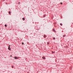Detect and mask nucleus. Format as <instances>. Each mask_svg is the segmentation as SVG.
I'll return each instance as SVG.
<instances>
[{"instance_id":"obj_1","label":"nucleus","mask_w":73,"mask_h":73,"mask_svg":"<svg viewBox=\"0 0 73 73\" xmlns=\"http://www.w3.org/2000/svg\"><path fill=\"white\" fill-rule=\"evenodd\" d=\"M8 49H9V50H11V48H10V46H9Z\"/></svg>"},{"instance_id":"obj_2","label":"nucleus","mask_w":73,"mask_h":73,"mask_svg":"<svg viewBox=\"0 0 73 73\" xmlns=\"http://www.w3.org/2000/svg\"><path fill=\"white\" fill-rule=\"evenodd\" d=\"M44 38H46V35H44Z\"/></svg>"},{"instance_id":"obj_3","label":"nucleus","mask_w":73,"mask_h":73,"mask_svg":"<svg viewBox=\"0 0 73 73\" xmlns=\"http://www.w3.org/2000/svg\"><path fill=\"white\" fill-rule=\"evenodd\" d=\"M42 58L43 59H45V58L43 56L42 57Z\"/></svg>"},{"instance_id":"obj_4","label":"nucleus","mask_w":73,"mask_h":73,"mask_svg":"<svg viewBox=\"0 0 73 73\" xmlns=\"http://www.w3.org/2000/svg\"><path fill=\"white\" fill-rule=\"evenodd\" d=\"M15 59V60H16L17 59V58H17V57H15L14 58Z\"/></svg>"},{"instance_id":"obj_5","label":"nucleus","mask_w":73,"mask_h":73,"mask_svg":"<svg viewBox=\"0 0 73 73\" xmlns=\"http://www.w3.org/2000/svg\"><path fill=\"white\" fill-rule=\"evenodd\" d=\"M22 19L23 20V21H24V20H25V18H23Z\"/></svg>"},{"instance_id":"obj_6","label":"nucleus","mask_w":73,"mask_h":73,"mask_svg":"<svg viewBox=\"0 0 73 73\" xmlns=\"http://www.w3.org/2000/svg\"><path fill=\"white\" fill-rule=\"evenodd\" d=\"M9 15H11V12H9Z\"/></svg>"},{"instance_id":"obj_7","label":"nucleus","mask_w":73,"mask_h":73,"mask_svg":"<svg viewBox=\"0 0 73 73\" xmlns=\"http://www.w3.org/2000/svg\"><path fill=\"white\" fill-rule=\"evenodd\" d=\"M5 27H7V25H5Z\"/></svg>"},{"instance_id":"obj_8","label":"nucleus","mask_w":73,"mask_h":73,"mask_svg":"<svg viewBox=\"0 0 73 73\" xmlns=\"http://www.w3.org/2000/svg\"><path fill=\"white\" fill-rule=\"evenodd\" d=\"M60 25H61V26L62 25V23H60Z\"/></svg>"},{"instance_id":"obj_9","label":"nucleus","mask_w":73,"mask_h":73,"mask_svg":"<svg viewBox=\"0 0 73 73\" xmlns=\"http://www.w3.org/2000/svg\"><path fill=\"white\" fill-rule=\"evenodd\" d=\"M56 39V38H53V40H55Z\"/></svg>"},{"instance_id":"obj_10","label":"nucleus","mask_w":73,"mask_h":73,"mask_svg":"<svg viewBox=\"0 0 73 73\" xmlns=\"http://www.w3.org/2000/svg\"><path fill=\"white\" fill-rule=\"evenodd\" d=\"M47 44H49V42H47Z\"/></svg>"},{"instance_id":"obj_11","label":"nucleus","mask_w":73,"mask_h":73,"mask_svg":"<svg viewBox=\"0 0 73 73\" xmlns=\"http://www.w3.org/2000/svg\"><path fill=\"white\" fill-rule=\"evenodd\" d=\"M65 36H66V35H64L63 36V37H65Z\"/></svg>"},{"instance_id":"obj_12","label":"nucleus","mask_w":73,"mask_h":73,"mask_svg":"<svg viewBox=\"0 0 73 73\" xmlns=\"http://www.w3.org/2000/svg\"><path fill=\"white\" fill-rule=\"evenodd\" d=\"M52 53H54V52H53V51H52Z\"/></svg>"},{"instance_id":"obj_13","label":"nucleus","mask_w":73,"mask_h":73,"mask_svg":"<svg viewBox=\"0 0 73 73\" xmlns=\"http://www.w3.org/2000/svg\"><path fill=\"white\" fill-rule=\"evenodd\" d=\"M53 31H54V32L55 31L54 29H53Z\"/></svg>"},{"instance_id":"obj_14","label":"nucleus","mask_w":73,"mask_h":73,"mask_svg":"<svg viewBox=\"0 0 73 73\" xmlns=\"http://www.w3.org/2000/svg\"><path fill=\"white\" fill-rule=\"evenodd\" d=\"M12 68H14L13 66H12Z\"/></svg>"},{"instance_id":"obj_15","label":"nucleus","mask_w":73,"mask_h":73,"mask_svg":"<svg viewBox=\"0 0 73 73\" xmlns=\"http://www.w3.org/2000/svg\"><path fill=\"white\" fill-rule=\"evenodd\" d=\"M61 4H62V3H61Z\"/></svg>"},{"instance_id":"obj_16","label":"nucleus","mask_w":73,"mask_h":73,"mask_svg":"<svg viewBox=\"0 0 73 73\" xmlns=\"http://www.w3.org/2000/svg\"><path fill=\"white\" fill-rule=\"evenodd\" d=\"M22 44H24V43L23 42L22 43Z\"/></svg>"},{"instance_id":"obj_17","label":"nucleus","mask_w":73,"mask_h":73,"mask_svg":"<svg viewBox=\"0 0 73 73\" xmlns=\"http://www.w3.org/2000/svg\"><path fill=\"white\" fill-rule=\"evenodd\" d=\"M11 57H12V56L11 55Z\"/></svg>"}]
</instances>
